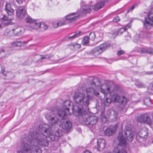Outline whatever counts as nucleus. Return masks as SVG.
<instances>
[{
	"mask_svg": "<svg viewBox=\"0 0 153 153\" xmlns=\"http://www.w3.org/2000/svg\"><path fill=\"white\" fill-rule=\"evenodd\" d=\"M82 108H79L78 110L76 111L79 114H80L82 112Z\"/></svg>",
	"mask_w": 153,
	"mask_h": 153,
	"instance_id": "obj_50",
	"label": "nucleus"
},
{
	"mask_svg": "<svg viewBox=\"0 0 153 153\" xmlns=\"http://www.w3.org/2000/svg\"><path fill=\"white\" fill-rule=\"evenodd\" d=\"M5 52V50L2 48H0V53Z\"/></svg>",
	"mask_w": 153,
	"mask_h": 153,
	"instance_id": "obj_52",
	"label": "nucleus"
},
{
	"mask_svg": "<svg viewBox=\"0 0 153 153\" xmlns=\"http://www.w3.org/2000/svg\"><path fill=\"white\" fill-rule=\"evenodd\" d=\"M100 118L102 121H103L105 119V115L104 112L101 113L100 115Z\"/></svg>",
	"mask_w": 153,
	"mask_h": 153,
	"instance_id": "obj_46",
	"label": "nucleus"
},
{
	"mask_svg": "<svg viewBox=\"0 0 153 153\" xmlns=\"http://www.w3.org/2000/svg\"><path fill=\"white\" fill-rule=\"evenodd\" d=\"M41 26V23L40 22H37L35 20L34 22L29 26L28 30H32L33 29L38 30L40 28Z\"/></svg>",
	"mask_w": 153,
	"mask_h": 153,
	"instance_id": "obj_17",
	"label": "nucleus"
},
{
	"mask_svg": "<svg viewBox=\"0 0 153 153\" xmlns=\"http://www.w3.org/2000/svg\"><path fill=\"white\" fill-rule=\"evenodd\" d=\"M131 26V24L130 23H128L127 26L124 27H122L120 28L117 31H115V32L117 33V35L122 34L123 32L128 29Z\"/></svg>",
	"mask_w": 153,
	"mask_h": 153,
	"instance_id": "obj_22",
	"label": "nucleus"
},
{
	"mask_svg": "<svg viewBox=\"0 0 153 153\" xmlns=\"http://www.w3.org/2000/svg\"><path fill=\"white\" fill-rule=\"evenodd\" d=\"M81 8L78 13H80V15H85L87 13L89 12L91 10H92L91 6L86 5L83 1H82L80 3Z\"/></svg>",
	"mask_w": 153,
	"mask_h": 153,
	"instance_id": "obj_9",
	"label": "nucleus"
},
{
	"mask_svg": "<svg viewBox=\"0 0 153 153\" xmlns=\"http://www.w3.org/2000/svg\"><path fill=\"white\" fill-rule=\"evenodd\" d=\"M50 127L47 125H45L43 128L42 133H37L36 132H32L29 135L24 138L20 149L17 151V153H42L40 147L35 145H33L35 142L42 146H47L48 145V140L52 137Z\"/></svg>",
	"mask_w": 153,
	"mask_h": 153,
	"instance_id": "obj_1",
	"label": "nucleus"
},
{
	"mask_svg": "<svg viewBox=\"0 0 153 153\" xmlns=\"http://www.w3.org/2000/svg\"><path fill=\"white\" fill-rule=\"evenodd\" d=\"M52 113H48L45 115L46 119L51 126L58 125L60 121L54 114Z\"/></svg>",
	"mask_w": 153,
	"mask_h": 153,
	"instance_id": "obj_6",
	"label": "nucleus"
},
{
	"mask_svg": "<svg viewBox=\"0 0 153 153\" xmlns=\"http://www.w3.org/2000/svg\"><path fill=\"white\" fill-rule=\"evenodd\" d=\"M135 85L138 88H141L143 87V84L140 82L138 79H137L135 83Z\"/></svg>",
	"mask_w": 153,
	"mask_h": 153,
	"instance_id": "obj_37",
	"label": "nucleus"
},
{
	"mask_svg": "<svg viewBox=\"0 0 153 153\" xmlns=\"http://www.w3.org/2000/svg\"><path fill=\"white\" fill-rule=\"evenodd\" d=\"M1 25L0 24V28H1Z\"/></svg>",
	"mask_w": 153,
	"mask_h": 153,
	"instance_id": "obj_61",
	"label": "nucleus"
},
{
	"mask_svg": "<svg viewBox=\"0 0 153 153\" xmlns=\"http://www.w3.org/2000/svg\"><path fill=\"white\" fill-rule=\"evenodd\" d=\"M80 15V13L78 12L71 13L65 16V19L67 22H72L76 20Z\"/></svg>",
	"mask_w": 153,
	"mask_h": 153,
	"instance_id": "obj_12",
	"label": "nucleus"
},
{
	"mask_svg": "<svg viewBox=\"0 0 153 153\" xmlns=\"http://www.w3.org/2000/svg\"><path fill=\"white\" fill-rule=\"evenodd\" d=\"M42 57L40 59L39 61L40 62L42 61V60L44 59H49L50 57H53V56L52 55H42Z\"/></svg>",
	"mask_w": 153,
	"mask_h": 153,
	"instance_id": "obj_33",
	"label": "nucleus"
},
{
	"mask_svg": "<svg viewBox=\"0 0 153 153\" xmlns=\"http://www.w3.org/2000/svg\"><path fill=\"white\" fill-rule=\"evenodd\" d=\"M115 131V128L113 126H110L106 129V135L110 136L112 135Z\"/></svg>",
	"mask_w": 153,
	"mask_h": 153,
	"instance_id": "obj_23",
	"label": "nucleus"
},
{
	"mask_svg": "<svg viewBox=\"0 0 153 153\" xmlns=\"http://www.w3.org/2000/svg\"><path fill=\"white\" fill-rule=\"evenodd\" d=\"M141 75H153V71H144L142 73Z\"/></svg>",
	"mask_w": 153,
	"mask_h": 153,
	"instance_id": "obj_40",
	"label": "nucleus"
},
{
	"mask_svg": "<svg viewBox=\"0 0 153 153\" xmlns=\"http://www.w3.org/2000/svg\"><path fill=\"white\" fill-rule=\"evenodd\" d=\"M40 28H41V31H43L47 29L48 26L45 24L42 23L41 24V26Z\"/></svg>",
	"mask_w": 153,
	"mask_h": 153,
	"instance_id": "obj_39",
	"label": "nucleus"
},
{
	"mask_svg": "<svg viewBox=\"0 0 153 153\" xmlns=\"http://www.w3.org/2000/svg\"><path fill=\"white\" fill-rule=\"evenodd\" d=\"M75 101L77 104L82 102L85 106H88L90 100L89 96H74Z\"/></svg>",
	"mask_w": 153,
	"mask_h": 153,
	"instance_id": "obj_8",
	"label": "nucleus"
},
{
	"mask_svg": "<svg viewBox=\"0 0 153 153\" xmlns=\"http://www.w3.org/2000/svg\"><path fill=\"white\" fill-rule=\"evenodd\" d=\"M140 40V38L139 37L138 38H137V41H138V40Z\"/></svg>",
	"mask_w": 153,
	"mask_h": 153,
	"instance_id": "obj_59",
	"label": "nucleus"
},
{
	"mask_svg": "<svg viewBox=\"0 0 153 153\" xmlns=\"http://www.w3.org/2000/svg\"><path fill=\"white\" fill-rule=\"evenodd\" d=\"M25 22L27 23L31 24L30 25H31L32 23H33V22H34V20H33L32 18L29 16H27L25 18Z\"/></svg>",
	"mask_w": 153,
	"mask_h": 153,
	"instance_id": "obj_30",
	"label": "nucleus"
},
{
	"mask_svg": "<svg viewBox=\"0 0 153 153\" xmlns=\"http://www.w3.org/2000/svg\"><path fill=\"white\" fill-rule=\"evenodd\" d=\"M143 23L144 28L147 30L150 29L153 25V14L149 12L147 17L145 18Z\"/></svg>",
	"mask_w": 153,
	"mask_h": 153,
	"instance_id": "obj_4",
	"label": "nucleus"
},
{
	"mask_svg": "<svg viewBox=\"0 0 153 153\" xmlns=\"http://www.w3.org/2000/svg\"><path fill=\"white\" fill-rule=\"evenodd\" d=\"M73 47L75 49H78L81 48V45L77 43H75L73 45Z\"/></svg>",
	"mask_w": 153,
	"mask_h": 153,
	"instance_id": "obj_43",
	"label": "nucleus"
},
{
	"mask_svg": "<svg viewBox=\"0 0 153 153\" xmlns=\"http://www.w3.org/2000/svg\"><path fill=\"white\" fill-rule=\"evenodd\" d=\"M102 52L97 47H96L93 49L91 51V54L92 56L95 57H97Z\"/></svg>",
	"mask_w": 153,
	"mask_h": 153,
	"instance_id": "obj_21",
	"label": "nucleus"
},
{
	"mask_svg": "<svg viewBox=\"0 0 153 153\" xmlns=\"http://www.w3.org/2000/svg\"><path fill=\"white\" fill-rule=\"evenodd\" d=\"M151 86L153 88V82L150 84Z\"/></svg>",
	"mask_w": 153,
	"mask_h": 153,
	"instance_id": "obj_58",
	"label": "nucleus"
},
{
	"mask_svg": "<svg viewBox=\"0 0 153 153\" xmlns=\"http://www.w3.org/2000/svg\"><path fill=\"white\" fill-rule=\"evenodd\" d=\"M54 140V139H51V140H52V141H53V140Z\"/></svg>",
	"mask_w": 153,
	"mask_h": 153,
	"instance_id": "obj_60",
	"label": "nucleus"
},
{
	"mask_svg": "<svg viewBox=\"0 0 153 153\" xmlns=\"http://www.w3.org/2000/svg\"><path fill=\"white\" fill-rule=\"evenodd\" d=\"M124 135H123L122 132L119 133L117 139L119 140V143L121 145H125L126 144V140L125 137H124Z\"/></svg>",
	"mask_w": 153,
	"mask_h": 153,
	"instance_id": "obj_18",
	"label": "nucleus"
},
{
	"mask_svg": "<svg viewBox=\"0 0 153 153\" xmlns=\"http://www.w3.org/2000/svg\"><path fill=\"white\" fill-rule=\"evenodd\" d=\"M98 120L97 117L94 116H90V123L89 125H93L96 123Z\"/></svg>",
	"mask_w": 153,
	"mask_h": 153,
	"instance_id": "obj_25",
	"label": "nucleus"
},
{
	"mask_svg": "<svg viewBox=\"0 0 153 153\" xmlns=\"http://www.w3.org/2000/svg\"><path fill=\"white\" fill-rule=\"evenodd\" d=\"M13 32L14 35L19 36L23 33L25 31V29L23 27H19L13 29Z\"/></svg>",
	"mask_w": 153,
	"mask_h": 153,
	"instance_id": "obj_14",
	"label": "nucleus"
},
{
	"mask_svg": "<svg viewBox=\"0 0 153 153\" xmlns=\"http://www.w3.org/2000/svg\"><path fill=\"white\" fill-rule=\"evenodd\" d=\"M4 103L1 102L0 103V108H1L2 106L4 105Z\"/></svg>",
	"mask_w": 153,
	"mask_h": 153,
	"instance_id": "obj_53",
	"label": "nucleus"
},
{
	"mask_svg": "<svg viewBox=\"0 0 153 153\" xmlns=\"http://www.w3.org/2000/svg\"><path fill=\"white\" fill-rule=\"evenodd\" d=\"M81 33L80 31H79L78 32H76L72 36H66L64 38V40L66 41L72 40L75 38L78 37L80 36V34Z\"/></svg>",
	"mask_w": 153,
	"mask_h": 153,
	"instance_id": "obj_24",
	"label": "nucleus"
},
{
	"mask_svg": "<svg viewBox=\"0 0 153 153\" xmlns=\"http://www.w3.org/2000/svg\"><path fill=\"white\" fill-rule=\"evenodd\" d=\"M55 135L56 136V137H59L60 136V135L59 134V132L58 131H56V132L55 133Z\"/></svg>",
	"mask_w": 153,
	"mask_h": 153,
	"instance_id": "obj_51",
	"label": "nucleus"
},
{
	"mask_svg": "<svg viewBox=\"0 0 153 153\" xmlns=\"http://www.w3.org/2000/svg\"><path fill=\"white\" fill-rule=\"evenodd\" d=\"M105 94H106V95H107L108 93H107L106 92Z\"/></svg>",
	"mask_w": 153,
	"mask_h": 153,
	"instance_id": "obj_63",
	"label": "nucleus"
},
{
	"mask_svg": "<svg viewBox=\"0 0 153 153\" xmlns=\"http://www.w3.org/2000/svg\"><path fill=\"white\" fill-rule=\"evenodd\" d=\"M120 20V17L117 16L115 18H114L113 20V21L115 22H117Z\"/></svg>",
	"mask_w": 153,
	"mask_h": 153,
	"instance_id": "obj_41",
	"label": "nucleus"
},
{
	"mask_svg": "<svg viewBox=\"0 0 153 153\" xmlns=\"http://www.w3.org/2000/svg\"><path fill=\"white\" fill-rule=\"evenodd\" d=\"M107 114H108V115H109V114H111V111L110 110H109L108 111H107Z\"/></svg>",
	"mask_w": 153,
	"mask_h": 153,
	"instance_id": "obj_57",
	"label": "nucleus"
},
{
	"mask_svg": "<svg viewBox=\"0 0 153 153\" xmlns=\"http://www.w3.org/2000/svg\"><path fill=\"white\" fill-rule=\"evenodd\" d=\"M105 84H102L101 82L98 80L97 79H95L88 85V87H86L85 90H84L82 88H81L79 94H76L75 96H80V95L85 96V93H86L87 96L92 95H98L99 93L96 91V89H100L101 92L105 94Z\"/></svg>",
	"mask_w": 153,
	"mask_h": 153,
	"instance_id": "obj_2",
	"label": "nucleus"
},
{
	"mask_svg": "<svg viewBox=\"0 0 153 153\" xmlns=\"http://www.w3.org/2000/svg\"><path fill=\"white\" fill-rule=\"evenodd\" d=\"M147 137V136L146 135H144L143 136L136 137L134 141L136 144H139V143H142L143 141H145Z\"/></svg>",
	"mask_w": 153,
	"mask_h": 153,
	"instance_id": "obj_20",
	"label": "nucleus"
},
{
	"mask_svg": "<svg viewBox=\"0 0 153 153\" xmlns=\"http://www.w3.org/2000/svg\"><path fill=\"white\" fill-rule=\"evenodd\" d=\"M89 40L88 37L85 36L82 40V43L83 45H87L88 44Z\"/></svg>",
	"mask_w": 153,
	"mask_h": 153,
	"instance_id": "obj_31",
	"label": "nucleus"
},
{
	"mask_svg": "<svg viewBox=\"0 0 153 153\" xmlns=\"http://www.w3.org/2000/svg\"><path fill=\"white\" fill-rule=\"evenodd\" d=\"M110 46H111L110 44H108L106 43V48H108L110 47Z\"/></svg>",
	"mask_w": 153,
	"mask_h": 153,
	"instance_id": "obj_54",
	"label": "nucleus"
},
{
	"mask_svg": "<svg viewBox=\"0 0 153 153\" xmlns=\"http://www.w3.org/2000/svg\"><path fill=\"white\" fill-rule=\"evenodd\" d=\"M105 140L102 138H99L97 139V150L102 151L105 147Z\"/></svg>",
	"mask_w": 153,
	"mask_h": 153,
	"instance_id": "obj_13",
	"label": "nucleus"
},
{
	"mask_svg": "<svg viewBox=\"0 0 153 153\" xmlns=\"http://www.w3.org/2000/svg\"><path fill=\"white\" fill-rule=\"evenodd\" d=\"M106 35L110 38L114 39L117 36V33L113 31L111 33H107Z\"/></svg>",
	"mask_w": 153,
	"mask_h": 153,
	"instance_id": "obj_28",
	"label": "nucleus"
},
{
	"mask_svg": "<svg viewBox=\"0 0 153 153\" xmlns=\"http://www.w3.org/2000/svg\"><path fill=\"white\" fill-rule=\"evenodd\" d=\"M23 44V42L22 41H16L13 42L12 43V45L13 46L15 47H21Z\"/></svg>",
	"mask_w": 153,
	"mask_h": 153,
	"instance_id": "obj_27",
	"label": "nucleus"
},
{
	"mask_svg": "<svg viewBox=\"0 0 153 153\" xmlns=\"http://www.w3.org/2000/svg\"><path fill=\"white\" fill-rule=\"evenodd\" d=\"M97 47L102 53L105 50V43H102Z\"/></svg>",
	"mask_w": 153,
	"mask_h": 153,
	"instance_id": "obj_34",
	"label": "nucleus"
},
{
	"mask_svg": "<svg viewBox=\"0 0 153 153\" xmlns=\"http://www.w3.org/2000/svg\"><path fill=\"white\" fill-rule=\"evenodd\" d=\"M115 96H118V95H116Z\"/></svg>",
	"mask_w": 153,
	"mask_h": 153,
	"instance_id": "obj_64",
	"label": "nucleus"
},
{
	"mask_svg": "<svg viewBox=\"0 0 153 153\" xmlns=\"http://www.w3.org/2000/svg\"><path fill=\"white\" fill-rule=\"evenodd\" d=\"M5 9L9 15H11L14 13V11L11 7L10 4L9 3H6Z\"/></svg>",
	"mask_w": 153,
	"mask_h": 153,
	"instance_id": "obj_19",
	"label": "nucleus"
},
{
	"mask_svg": "<svg viewBox=\"0 0 153 153\" xmlns=\"http://www.w3.org/2000/svg\"><path fill=\"white\" fill-rule=\"evenodd\" d=\"M141 51L142 53H147L151 54L153 53V49H152L149 50L145 48H142L141 49Z\"/></svg>",
	"mask_w": 153,
	"mask_h": 153,
	"instance_id": "obj_26",
	"label": "nucleus"
},
{
	"mask_svg": "<svg viewBox=\"0 0 153 153\" xmlns=\"http://www.w3.org/2000/svg\"><path fill=\"white\" fill-rule=\"evenodd\" d=\"M124 51L123 50H121L118 51L117 53V55L118 56H120V55L123 54L124 53Z\"/></svg>",
	"mask_w": 153,
	"mask_h": 153,
	"instance_id": "obj_44",
	"label": "nucleus"
},
{
	"mask_svg": "<svg viewBox=\"0 0 153 153\" xmlns=\"http://www.w3.org/2000/svg\"><path fill=\"white\" fill-rule=\"evenodd\" d=\"M84 153H91L90 151L89 150H86L85 151Z\"/></svg>",
	"mask_w": 153,
	"mask_h": 153,
	"instance_id": "obj_55",
	"label": "nucleus"
},
{
	"mask_svg": "<svg viewBox=\"0 0 153 153\" xmlns=\"http://www.w3.org/2000/svg\"><path fill=\"white\" fill-rule=\"evenodd\" d=\"M139 120L141 122L146 123L149 125L152 124V123L149 115L146 113L141 115L139 117Z\"/></svg>",
	"mask_w": 153,
	"mask_h": 153,
	"instance_id": "obj_11",
	"label": "nucleus"
},
{
	"mask_svg": "<svg viewBox=\"0 0 153 153\" xmlns=\"http://www.w3.org/2000/svg\"><path fill=\"white\" fill-rule=\"evenodd\" d=\"M88 38L89 40L94 41L95 38L96 36L95 33L94 32L91 33L89 36Z\"/></svg>",
	"mask_w": 153,
	"mask_h": 153,
	"instance_id": "obj_35",
	"label": "nucleus"
},
{
	"mask_svg": "<svg viewBox=\"0 0 153 153\" xmlns=\"http://www.w3.org/2000/svg\"><path fill=\"white\" fill-rule=\"evenodd\" d=\"M1 72L5 76H8L10 74L13 75L12 73L11 72H8L6 73H5V72L4 70H2Z\"/></svg>",
	"mask_w": 153,
	"mask_h": 153,
	"instance_id": "obj_42",
	"label": "nucleus"
},
{
	"mask_svg": "<svg viewBox=\"0 0 153 153\" xmlns=\"http://www.w3.org/2000/svg\"><path fill=\"white\" fill-rule=\"evenodd\" d=\"M63 110H59L58 111L57 114L61 119H64L67 115L70 114L69 109H72L73 112L74 111V109L75 107L73 106L72 103L69 100L65 101L63 105Z\"/></svg>",
	"mask_w": 153,
	"mask_h": 153,
	"instance_id": "obj_3",
	"label": "nucleus"
},
{
	"mask_svg": "<svg viewBox=\"0 0 153 153\" xmlns=\"http://www.w3.org/2000/svg\"><path fill=\"white\" fill-rule=\"evenodd\" d=\"M111 93H110V94H109V95L110 96H111Z\"/></svg>",
	"mask_w": 153,
	"mask_h": 153,
	"instance_id": "obj_62",
	"label": "nucleus"
},
{
	"mask_svg": "<svg viewBox=\"0 0 153 153\" xmlns=\"http://www.w3.org/2000/svg\"><path fill=\"white\" fill-rule=\"evenodd\" d=\"M26 14V11L24 7H20L16 10V15L18 18L22 19Z\"/></svg>",
	"mask_w": 153,
	"mask_h": 153,
	"instance_id": "obj_10",
	"label": "nucleus"
},
{
	"mask_svg": "<svg viewBox=\"0 0 153 153\" xmlns=\"http://www.w3.org/2000/svg\"><path fill=\"white\" fill-rule=\"evenodd\" d=\"M124 137L128 141H132L134 138V132L128 127H126L124 131Z\"/></svg>",
	"mask_w": 153,
	"mask_h": 153,
	"instance_id": "obj_7",
	"label": "nucleus"
},
{
	"mask_svg": "<svg viewBox=\"0 0 153 153\" xmlns=\"http://www.w3.org/2000/svg\"><path fill=\"white\" fill-rule=\"evenodd\" d=\"M67 21L64 20L60 21L59 22H57V24L59 25V27L61 26L62 25H66L67 24Z\"/></svg>",
	"mask_w": 153,
	"mask_h": 153,
	"instance_id": "obj_38",
	"label": "nucleus"
},
{
	"mask_svg": "<svg viewBox=\"0 0 153 153\" xmlns=\"http://www.w3.org/2000/svg\"><path fill=\"white\" fill-rule=\"evenodd\" d=\"M135 5V4H134L131 7L128 8L127 10V12L129 13V12L132 11L134 9Z\"/></svg>",
	"mask_w": 153,
	"mask_h": 153,
	"instance_id": "obj_45",
	"label": "nucleus"
},
{
	"mask_svg": "<svg viewBox=\"0 0 153 153\" xmlns=\"http://www.w3.org/2000/svg\"><path fill=\"white\" fill-rule=\"evenodd\" d=\"M107 91H108V93H109L110 92V88L108 87L107 88Z\"/></svg>",
	"mask_w": 153,
	"mask_h": 153,
	"instance_id": "obj_56",
	"label": "nucleus"
},
{
	"mask_svg": "<svg viewBox=\"0 0 153 153\" xmlns=\"http://www.w3.org/2000/svg\"><path fill=\"white\" fill-rule=\"evenodd\" d=\"M2 19L5 21H8L10 20V19H9L8 17H7V16H4L2 18Z\"/></svg>",
	"mask_w": 153,
	"mask_h": 153,
	"instance_id": "obj_47",
	"label": "nucleus"
},
{
	"mask_svg": "<svg viewBox=\"0 0 153 153\" xmlns=\"http://www.w3.org/2000/svg\"><path fill=\"white\" fill-rule=\"evenodd\" d=\"M53 26L55 28H57L59 27V25L57 24V23H54L53 24Z\"/></svg>",
	"mask_w": 153,
	"mask_h": 153,
	"instance_id": "obj_49",
	"label": "nucleus"
},
{
	"mask_svg": "<svg viewBox=\"0 0 153 153\" xmlns=\"http://www.w3.org/2000/svg\"><path fill=\"white\" fill-rule=\"evenodd\" d=\"M90 116L88 117L83 119V121L84 123L87 125H89L90 123Z\"/></svg>",
	"mask_w": 153,
	"mask_h": 153,
	"instance_id": "obj_36",
	"label": "nucleus"
},
{
	"mask_svg": "<svg viewBox=\"0 0 153 153\" xmlns=\"http://www.w3.org/2000/svg\"><path fill=\"white\" fill-rule=\"evenodd\" d=\"M104 1H100L94 4V6L91 5V7L92 8V10H97L102 8L104 6Z\"/></svg>",
	"mask_w": 153,
	"mask_h": 153,
	"instance_id": "obj_15",
	"label": "nucleus"
},
{
	"mask_svg": "<svg viewBox=\"0 0 153 153\" xmlns=\"http://www.w3.org/2000/svg\"><path fill=\"white\" fill-rule=\"evenodd\" d=\"M72 124L70 121H66L63 123L62 125V127L64 130L69 131L72 128Z\"/></svg>",
	"mask_w": 153,
	"mask_h": 153,
	"instance_id": "obj_16",
	"label": "nucleus"
},
{
	"mask_svg": "<svg viewBox=\"0 0 153 153\" xmlns=\"http://www.w3.org/2000/svg\"><path fill=\"white\" fill-rule=\"evenodd\" d=\"M111 99L110 98L106 99V103L109 104L111 101L118 102L121 104H126L128 100L127 99L125 96H111Z\"/></svg>",
	"mask_w": 153,
	"mask_h": 153,
	"instance_id": "obj_5",
	"label": "nucleus"
},
{
	"mask_svg": "<svg viewBox=\"0 0 153 153\" xmlns=\"http://www.w3.org/2000/svg\"><path fill=\"white\" fill-rule=\"evenodd\" d=\"M143 101L145 105L146 106H149L151 104V100L148 97H145L144 98Z\"/></svg>",
	"mask_w": 153,
	"mask_h": 153,
	"instance_id": "obj_29",
	"label": "nucleus"
},
{
	"mask_svg": "<svg viewBox=\"0 0 153 153\" xmlns=\"http://www.w3.org/2000/svg\"><path fill=\"white\" fill-rule=\"evenodd\" d=\"M25 0H16L18 3L19 4H21L25 1Z\"/></svg>",
	"mask_w": 153,
	"mask_h": 153,
	"instance_id": "obj_48",
	"label": "nucleus"
},
{
	"mask_svg": "<svg viewBox=\"0 0 153 153\" xmlns=\"http://www.w3.org/2000/svg\"><path fill=\"white\" fill-rule=\"evenodd\" d=\"M114 153H127L126 151L123 149L120 150L118 147L114 148Z\"/></svg>",
	"mask_w": 153,
	"mask_h": 153,
	"instance_id": "obj_32",
	"label": "nucleus"
}]
</instances>
